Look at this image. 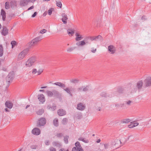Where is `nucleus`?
<instances>
[{"label": "nucleus", "instance_id": "1", "mask_svg": "<svg viewBox=\"0 0 151 151\" xmlns=\"http://www.w3.org/2000/svg\"><path fill=\"white\" fill-rule=\"evenodd\" d=\"M36 59L35 57H32L29 58L26 62L25 65L27 67L31 66L36 61Z\"/></svg>", "mask_w": 151, "mask_h": 151}, {"label": "nucleus", "instance_id": "2", "mask_svg": "<svg viewBox=\"0 0 151 151\" xmlns=\"http://www.w3.org/2000/svg\"><path fill=\"white\" fill-rule=\"evenodd\" d=\"M46 120L45 118L42 117L39 119L37 122L36 125L37 127L44 126L46 124Z\"/></svg>", "mask_w": 151, "mask_h": 151}, {"label": "nucleus", "instance_id": "3", "mask_svg": "<svg viewBox=\"0 0 151 151\" xmlns=\"http://www.w3.org/2000/svg\"><path fill=\"white\" fill-rule=\"evenodd\" d=\"M29 51L28 49H26L22 51L19 54L18 57V60H21L27 54Z\"/></svg>", "mask_w": 151, "mask_h": 151}, {"label": "nucleus", "instance_id": "4", "mask_svg": "<svg viewBox=\"0 0 151 151\" xmlns=\"http://www.w3.org/2000/svg\"><path fill=\"white\" fill-rule=\"evenodd\" d=\"M41 40V37L40 36L37 37L33 39L30 42V46H34L37 45L38 42Z\"/></svg>", "mask_w": 151, "mask_h": 151}, {"label": "nucleus", "instance_id": "5", "mask_svg": "<svg viewBox=\"0 0 151 151\" xmlns=\"http://www.w3.org/2000/svg\"><path fill=\"white\" fill-rule=\"evenodd\" d=\"M14 77V74L13 71L10 72L9 73L8 76H7L6 80L8 82V84L9 85L10 82V81H12Z\"/></svg>", "mask_w": 151, "mask_h": 151}, {"label": "nucleus", "instance_id": "6", "mask_svg": "<svg viewBox=\"0 0 151 151\" xmlns=\"http://www.w3.org/2000/svg\"><path fill=\"white\" fill-rule=\"evenodd\" d=\"M145 86L148 87L151 85V77H147L144 81Z\"/></svg>", "mask_w": 151, "mask_h": 151}, {"label": "nucleus", "instance_id": "7", "mask_svg": "<svg viewBox=\"0 0 151 151\" xmlns=\"http://www.w3.org/2000/svg\"><path fill=\"white\" fill-rule=\"evenodd\" d=\"M86 108V106L85 104L81 103H79L78 104L76 108L77 109L83 111Z\"/></svg>", "mask_w": 151, "mask_h": 151}, {"label": "nucleus", "instance_id": "8", "mask_svg": "<svg viewBox=\"0 0 151 151\" xmlns=\"http://www.w3.org/2000/svg\"><path fill=\"white\" fill-rule=\"evenodd\" d=\"M57 113L59 116H62L66 114V112L65 110L61 109L58 110Z\"/></svg>", "mask_w": 151, "mask_h": 151}, {"label": "nucleus", "instance_id": "9", "mask_svg": "<svg viewBox=\"0 0 151 151\" xmlns=\"http://www.w3.org/2000/svg\"><path fill=\"white\" fill-rule=\"evenodd\" d=\"M40 130L38 128H35L32 130V132L34 135H38L40 133Z\"/></svg>", "mask_w": 151, "mask_h": 151}, {"label": "nucleus", "instance_id": "10", "mask_svg": "<svg viewBox=\"0 0 151 151\" xmlns=\"http://www.w3.org/2000/svg\"><path fill=\"white\" fill-rule=\"evenodd\" d=\"M108 50L109 53L113 54L115 53L116 49L113 45H110L108 47Z\"/></svg>", "mask_w": 151, "mask_h": 151}, {"label": "nucleus", "instance_id": "11", "mask_svg": "<svg viewBox=\"0 0 151 151\" xmlns=\"http://www.w3.org/2000/svg\"><path fill=\"white\" fill-rule=\"evenodd\" d=\"M143 85V82L142 80L138 81L137 83L136 87L139 91L142 89Z\"/></svg>", "mask_w": 151, "mask_h": 151}, {"label": "nucleus", "instance_id": "12", "mask_svg": "<svg viewBox=\"0 0 151 151\" xmlns=\"http://www.w3.org/2000/svg\"><path fill=\"white\" fill-rule=\"evenodd\" d=\"M2 35L5 36L8 34V30L7 27L5 26H3V29L1 32Z\"/></svg>", "mask_w": 151, "mask_h": 151}, {"label": "nucleus", "instance_id": "13", "mask_svg": "<svg viewBox=\"0 0 151 151\" xmlns=\"http://www.w3.org/2000/svg\"><path fill=\"white\" fill-rule=\"evenodd\" d=\"M29 2V0H20V5L22 6H24L27 5Z\"/></svg>", "mask_w": 151, "mask_h": 151}, {"label": "nucleus", "instance_id": "14", "mask_svg": "<svg viewBox=\"0 0 151 151\" xmlns=\"http://www.w3.org/2000/svg\"><path fill=\"white\" fill-rule=\"evenodd\" d=\"M48 109H50L52 111H54L56 109V106L55 104H53L52 105H48L47 106Z\"/></svg>", "mask_w": 151, "mask_h": 151}, {"label": "nucleus", "instance_id": "15", "mask_svg": "<svg viewBox=\"0 0 151 151\" xmlns=\"http://www.w3.org/2000/svg\"><path fill=\"white\" fill-rule=\"evenodd\" d=\"M5 105L7 108L11 109L13 107V104L10 101H7L6 102Z\"/></svg>", "mask_w": 151, "mask_h": 151}, {"label": "nucleus", "instance_id": "16", "mask_svg": "<svg viewBox=\"0 0 151 151\" xmlns=\"http://www.w3.org/2000/svg\"><path fill=\"white\" fill-rule=\"evenodd\" d=\"M124 91V89L121 86H119L117 88V91L114 93L115 94H116V93H118L119 94L122 93H123Z\"/></svg>", "mask_w": 151, "mask_h": 151}, {"label": "nucleus", "instance_id": "17", "mask_svg": "<svg viewBox=\"0 0 151 151\" xmlns=\"http://www.w3.org/2000/svg\"><path fill=\"white\" fill-rule=\"evenodd\" d=\"M76 37L75 38L76 41H79L83 39V37L81 35H80L79 33L76 32L75 34Z\"/></svg>", "mask_w": 151, "mask_h": 151}, {"label": "nucleus", "instance_id": "18", "mask_svg": "<svg viewBox=\"0 0 151 151\" xmlns=\"http://www.w3.org/2000/svg\"><path fill=\"white\" fill-rule=\"evenodd\" d=\"M62 16L63 17L62 20L63 23L65 24L67 23V20L68 19L67 16L65 14V13H63L62 14Z\"/></svg>", "mask_w": 151, "mask_h": 151}, {"label": "nucleus", "instance_id": "19", "mask_svg": "<svg viewBox=\"0 0 151 151\" xmlns=\"http://www.w3.org/2000/svg\"><path fill=\"white\" fill-rule=\"evenodd\" d=\"M38 99L41 102H43L45 101V97L43 94L39 95H38Z\"/></svg>", "mask_w": 151, "mask_h": 151}, {"label": "nucleus", "instance_id": "20", "mask_svg": "<svg viewBox=\"0 0 151 151\" xmlns=\"http://www.w3.org/2000/svg\"><path fill=\"white\" fill-rule=\"evenodd\" d=\"M64 90L68 93H69L70 96H72L73 95L71 93V91H74L75 89L73 88H72L71 90L69 88H67L65 89H64Z\"/></svg>", "mask_w": 151, "mask_h": 151}, {"label": "nucleus", "instance_id": "21", "mask_svg": "<svg viewBox=\"0 0 151 151\" xmlns=\"http://www.w3.org/2000/svg\"><path fill=\"white\" fill-rule=\"evenodd\" d=\"M53 96L54 97L58 98L60 96V94L59 92L55 90H54L52 91Z\"/></svg>", "mask_w": 151, "mask_h": 151}, {"label": "nucleus", "instance_id": "22", "mask_svg": "<svg viewBox=\"0 0 151 151\" xmlns=\"http://www.w3.org/2000/svg\"><path fill=\"white\" fill-rule=\"evenodd\" d=\"M52 145L54 147L60 148L62 146L61 144L58 141L53 142L52 143Z\"/></svg>", "mask_w": 151, "mask_h": 151}, {"label": "nucleus", "instance_id": "23", "mask_svg": "<svg viewBox=\"0 0 151 151\" xmlns=\"http://www.w3.org/2000/svg\"><path fill=\"white\" fill-rule=\"evenodd\" d=\"M1 15L2 17V19L4 21L6 20V13L5 12L3 9L1 10Z\"/></svg>", "mask_w": 151, "mask_h": 151}, {"label": "nucleus", "instance_id": "24", "mask_svg": "<svg viewBox=\"0 0 151 151\" xmlns=\"http://www.w3.org/2000/svg\"><path fill=\"white\" fill-rule=\"evenodd\" d=\"M75 30L72 29H69L67 30L68 33L70 36H72L74 33Z\"/></svg>", "mask_w": 151, "mask_h": 151}, {"label": "nucleus", "instance_id": "25", "mask_svg": "<svg viewBox=\"0 0 151 151\" xmlns=\"http://www.w3.org/2000/svg\"><path fill=\"white\" fill-rule=\"evenodd\" d=\"M76 45L78 46H82L86 44V42L84 40L81 41H79L76 42Z\"/></svg>", "mask_w": 151, "mask_h": 151}, {"label": "nucleus", "instance_id": "26", "mask_svg": "<svg viewBox=\"0 0 151 151\" xmlns=\"http://www.w3.org/2000/svg\"><path fill=\"white\" fill-rule=\"evenodd\" d=\"M17 1H16L12 0L10 2V6L12 8H14L17 6Z\"/></svg>", "mask_w": 151, "mask_h": 151}, {"label": "nucleus", "instance_id": "27", "mask_svg": "<svg viewBox=\"0 0 151 151\" xmlns=\"http://www.w3.org/2000/svg\"><path fill=\"white\" fill-rule=\"evenodd\" d=\"M54 84L59 86L62 88H63L65 87V85L61 82H56L54 83Z\"/></svg>", "mask_w": 151, "mask_h": 151}, {"label": "nucleus", "instance_id": "28", "mask_svg": "<svg viewBox=\"0 0 151 151\" xmlns=\"http://www.w3.org/2000/svg\"><path fill=\"white\" fill-rule=\"evenodd\" d=\"M131 121V120L129 119H125L122 120L121 121V123L127 124L130 122Z\"/></svg>", "mask_w": 151, "mask_h": 151}, {"label": "nucleus", "instance_id": "29", "mask_svg": "<svg viewBox=\"0 0 151 151\" xmlns=\"http://www.w3.org/2000/svg\"><path fill=\"white\" fill-rule=\"evenodd\" d=\"M53 125L56 127L58 126V120L57 118H55L54 119L53 122Z\"/></svg>", "mask_w": 151, "mask_h": 151}, {"label": "nucleus", "instance_id": "30", "mask_svg": "<svg viewBox=\"0 0 151 151\" xmlns=\"http://www.w3.org/2000/svg\"><path fill=\"white\" fill-rule=\"evenodd\" d=\"M44 112V110L42 109H40L38 111L36 112V114L39 115H40L43 114Z\"/></svg>", "mask_w": 151, "mask_h": 151}, {"label": "nucleus", "instance_id": "31", "mask_svg": "<svg viewBox=\"0 0 151 151\" xmlns=\"http://www.w3.org/2000/svg\"><path fill=\"white\" fill-rule=\"evenodd\" d=\"M90 39L91 41L96 40L95 36H88L86 38V40Z\"/></svg>", "mask_w": 151, "mask_h": 151}, {"label": "nucleus", "instance_id": "32", "mask_svg": "<svg viewBox=\"0 0 151 151\" xmlns=\"http://www.w3.org/2000/svg\"><path fill=\"white\" fill-rule=\"evenodd\" d=\"M46 93L48 96L51 97L53 96V94L52 91H50L47 90L46 91Z\"/></svg>", "mask_w": 151, "mask_h": 151}, {"label": "nucleus", "instance_id": "33", "mask_svg": "<svg viewBox=\"0 0 151 151\" xmlns=\"http://www.w3.org/2000/svg\"><path fill=\"white\" fill-rule=\"evenodd\" d=\"M79 81V80L76 79H73L70 80V82L71 83L74 84L78 83Z\"/></svg>", "mask_w": 151, "mask_h": 151}, {"label": "nucleus", "instance_id": "34", "mask_svg": "<svg viewBox=\"0 0 151 151\" xmlns=\"http://www.w3.org/2000/svg\"><path fill=\"white\" fill-rule=\"evenodd\" d=\"M68 122V119L66 118H64L62 121V123L63 125H65L67 124Z\"/></svg>", "mask_w": 151, "mask_h": 151}, {"label": "nucleus", "instance_id": "35", "mask_svg": "<svg viewBox=\"0 0 151 151\" xmlns=\"http://www.w3.org/2000/svg\"><path fill=\"white\" fill-rule=\"evenodd\" d=\"M3 54V48L2 45H0V57L2 56Z\"/></svg>", "mask_w": 151, "mask_h": 151}, {"label": "nucleus", "instance_id": "36", "mask_svg": "<svg viewBox=\"0 0 151 151\" xmlns=\"http://www.w3.org/2000/svg\"><path fill=\"white\" fill-rule=\"evenodd\" d=\"M10 4L8 2H6L5 4V8L6 9H9L10 7Z\"/></svg>", "mask_w": 151, "mask_h": 151}, {"label": "nucleus", "instance_id": "37", "mask_svg": "<svg viewBox=\"0 0 151 151\" xmlns=\"http://www.w3.org/2000/svg\"><path fill=\"white\" fill-rule=\"evenodd\" d=\"M100 96L102 97H106L107 96L109 97V96H107V93L105 92H103L100 94Z\"/></svg>", "mask_w": 151, "mask_h": 151}, {"label": "nucleus", "instance_id": "38", "mask_svg": "<svg viewBox=\"0 0 151 151\" xmlns=\"http://www.w3.org/2000/svg\"><path fill=\"white\" fill-rule=\"evenodd\" d=\"M104 148L106 150L107 149L110 148V145L109 143H106L104 144Z\"/></svg>", "mask_w": 151, "mask_h": 151}, {"label": "nucleus", "instance_id": "39", "mask_svg": "<svg viewBox=\"0 0 151 151\" xmlns=\"http://www.w3.org/2000/svg\"><path fill=\"white\" fill-rule=\"evenodd\" d=\"M79 140L82 141L83 142L86 143H88L89 142V141L88 139H85V138H83L82 137H80L78 139Z\"/></svg>", "mask_w": 151, "mask_h": 151}, {"label": "nucleus", "instance_id": "40", "mask_svg": "<svg viewBox=\"0 0 151 151\" xmlns=\"http://www.w3.org/2000/svg\"><path fill=\"white\" fill-rule=\"evenodd\" d=\"M69 137L68 136H66L64 137V140L66 144H67L68 143V139Z\"/></svg>", "mask_w": 151, "mask_h": 151}, {"label": "nucleus", "instance_id": "41", "mask_svg": "<svg viewBox=\"0 0 151 151\" xmlns=\"http://www.w3.org/2000/svg\"><path fill=\"white\" fill-rule=\"evenodd\" d=\"M75 145L76 146V148H77V149L81 147L80 144L79 142H77L75 143Z\"/></svg>", "mask_w": 151, "mask_h": 151}, {"label": "nucleus", "instance_id": "42", "mask_svg": "<svg viewBox=\"0 0 151 151\" xmlns=\"http://www.w3.org/2000/svg\"><path fill=\"white\" fill-rule=\"evenodd\" d=\"M11 44L13 48L16 45V42L15 41H12L11 42Z\"/></svg>", "mask_w": 151, "mask_h": 151}, {"label": "nucleus", "instance_id": "43", "mask_svg": "<svg viewBox=\"0 0 151 151\" xmlns=\"http://www.w3.org/2000/svg\"><path fill=\"white\" fill-rule=\"evenodd\" d=\"M53 8H51L48 11V14L50 15H51L52 14V11L54 10Z\"/></svg>", "mask_w": 151, "mask_h": 151}, {"label": "nucleus", "instance_id": "44", "mask_svg": "<svg viewBox=\"0 0 151 151\" xmlns=\"http://www.w3.org/2000/svg\"><path fill=\"white\" fill-rule=\"evenodd\" d=\"M57 2V5L58 7H59L60 8H61L62 7V4L61 2Z\"/></svg>", "mask_w": 151, "mask_h": 151}, {"label": "nucleus", "instance_id": "45", "mask_svg": "<svg viewBox=\"0 0 151 151\" xmlns=\"http://www.w3.org/2000/svg\"><path fill=\"white\" fill-rule=\"evenodd\" d=\"M43 72V70L42 69H40L37 71V75H40Z\"/></svg>", "mask_w": 151, "mask_h": 151}, {"label": "nucleus", "instance_id": "46", "mask_svg": "<svg viewBox=\"0 0 151 151\" xmlns=\"http://www.w3.org/2000/svg\"><path fill=\"white\" fill-rule=\"evenodd\" d=\"M75 47L68 48L67 50L68 52H71L73 51L75 48Z\"/></svg>", "mask_w": 151, "mask_h": 151}, {"label": "nucleus", "instance_id": "47", "mask_svg": "<svg viewBox=\"0 0 151 151\" xmlns=\"http://www.w3.org/2000/svg\"><path fill=\"white\" fill-rule=\"evenodd\" d=\"M37 72V69L35 68L32 70V73L33 74H35Z\"/></svg>", "mask_w": 151, "mask_h": 151}, {"label": "nucleus", "instance_id": "48", "mask_svg": "<svg viewBox=\"0 0 151 151\" xmlns=\"http://www.w3.org/2000/svg\"><path fill=\"white\" fill-rule=\"evenodd\" d=\"M50 151H56V149L53 147H51L49 148Z\"/></svg>", "mask_w": 151, "mask_h": 151}, {"label": "nucleus", "instance_id": "49", "mask_svg": "<svg viewBox=\"0 0 151 151\" xmlns=\"http://www.w3.org/2000/svg\"><path fill=\"white\" fill-rule=\"evenodd\" d=\"M133 122H131V124H130L129 125H128V127L129 128H132L134 127V125H133V124L132 123Z\"/></svg>", "mask_w": 151, "mask_h": 151}, {"label": "nucleus", "instance_id": "50", "mask_svg": "<svg viewBox=\"0 0 151 151\" xmlns=\"http://www.w3.org/2000/svg\"><path fill=\"white\" fill-rule=\"evenodd\" d=\"M88 87V86H86L84 88H83V91H88V88H87V87Z\"/></svg>", "mask_w": 151, "mask_h": 151}, {"label": "nucleus", "instance_id": "51", "mask_svg": "<svg viewBox=\"0 0 151 151\" xmlns=\"http://www.w3.org/2000/svg\"><path fill=\"white\" fill-rule=\"evenodd\" d=\"M96 40L99 39H101L102 38V37L100 35H99L97 36H95Z\"/></svg>", "mask_w": 151, "mask_h": 151}, {"label": "nucleus", "instance_id": "52", "mask_svg": "<svg viewBox=\"0 0 151 151\" xmlns=\"http://www.w3.org/2000/svg\"><path fill=\"white\" fill-rule=\"evenodd\" d=\"M47 31V30L45 29H43L40 31V33L42 34H43L45 33Z\"/></svg>", "mask_w": 151, "mask_h": 151}, {"label": "nucleus", "instance_id": "53", "mask_svg": "<svg viewBox=\"0 0 151 151\" xmlns=\"http://www.w3.org/2000/svg\"><path fill=\"white\" fill-rule=\"evenodd\" d=\"M57 136L58 137H61L63 136V134L62 133H58L57 134Z\"/></svg>", "mask_w": 151, "mask_h": 151}, {"label": "nucleus", "instance_id": "54", "mask_svg": "<svg viewBox=\"0 0 151 151\" xmlns=\"http://www.w3.org/2000/svg\"><path fill=\"white\" fill-rule=\"evenodd\" d=\"M37 14V12H35L34 14L32 15V17H35Z\"/></svg>", "mask_w": 151, "mask_h": 151}, {"label": "nucleus", "instance_id": "55", "mask_svg": "<svg viewBox=\"0 0 151 151\" xmlns=\"http://www.w3.org/2000/svg\"><path fill=\"white\" fill-rule=\"evenodd\" d=\"M83 87L82 86L80 87L79 88H78L77 90L78 92H79L82 90H83Z\"/></svg>", "mask_w": 151, "mask_h": 151}, {"label": "nucleus", "instance_id": "56", "mask_svg": "<svg viewBox=\"0 0 151 151\" xmlns=\"http://www.w3.org/2000/svg\"><path fill=\"white\" fill-rule=\"evenodd\" d=\"M141 19L142 20L145 21L146 19V17L145 16H143L142 17Z\"/></svg>", "mask_w": 151, "mask_h": 151}, {"label": "nucleus", "instance_id": "57", "mask_svg": "<svg viewBox=\"0 0 151 151\" xmlns=\"http://www.w3.org/2000/svg\"><path fill=\"white\" fill-rule=\"evenodd\" d=\"M72 151H78V149L76 147H73Z\"/></svg>", "mask_w": 151, "mask_h": 151}, {"label": "nucleus", "instance_id": "58", "mask_svg": "<svg viewBox=\"0 0 151 151\" xmlns=\"http://www.w3.org/2000/svg\"><path fill=\"white\" fill-rule=\"evenodd\" d=\"M37 146L36 145H32L31 146V148L32 149H36Z\"/></svg>", "mask_w": 151, "mask_h": 151}, {"label": "nucleus", "instance_id": "59", "mask_svg": "<svg viewBox=\"0 0 151 151\" xmlns=\"http://www.w3.org/2000/svg\"><path fill=\"white\" fill-rule=\"evenodd\" d=\"M78 150L79 151H83V149H82V147H79L78 148Z\"/></svg>", "mask_w": 151, "mask_h": 151}, {"label": "nucleus", "instance_id": "60", "mask_svg": "<svg viewBox=\"0 0 151 151\" xmlns=\"http://www.w3.org/2000/svg\"><path fill=\"white\" fill-rule=\"evenodd\" d=\"M139 124V123L137 122L134 123H133V125H134V127L137 126Z\"/></svg>", "mask_w": 151, "mask_h": 151}, {"label": "nucleus", "instance_id": "61", "mask_svg": "<svg viewBox=\"0 0 151 151\" xmlns=\"http://www.w3.org/2000/svg\"><path fill=\"white\" fill-rule=\"evenodd\" d=\"M45 145H49V141H46L45 142Z\"/></svg>", "mask_w": 151, "mask_h": 151}, {"label": "nucleus", "instance_id": "62", "mask_svg": "<svg viewBox=\"0 0 151 151\" xmlns=\"http://www.w3.org/2000/svg\"><path fill=\"white\" fill-rule=\"evenodd\" d=\"M34 8V6H32L31 7H29L28 9V10H31V9H33Z\"/></svg>", "mask_w": 151, "mask_h": 151}, {"label": "nucleus", "instance_id": "63", "mask_svg": "<svg viewBox=\"0 0 151 151\" xmlns=\"http://www.w3.org/2000/svg\"><path fill=\"white\" fill-rule=\"evenodd\" d=\"M131 102V101L129 100L127 102V104L129 105L130 104Z\"/></svg>", "mask_w": 151, "mask_h": 151}, {"label": "nucleus", "instance_id": "64", "mask_svg": "<svg viewBox=\"0 0 151 151\" xmlns=\"http://www.w3.org/2000/svg\"><path fill=\"white\" fill-rule=\"evenodd\" d=\"M2 70L4 71H6V67H2Z\"/></svg>", "mask_w": 151, "mask_h": 151}]
</instances>
